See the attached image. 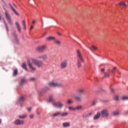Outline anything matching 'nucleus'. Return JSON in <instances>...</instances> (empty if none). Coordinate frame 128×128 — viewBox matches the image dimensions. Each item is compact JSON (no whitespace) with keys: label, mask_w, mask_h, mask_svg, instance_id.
<instances>
[{"label":"nucleus","mask_w":128,"mask_h":128,"mask_svg":"<svg viewBox=\"0 0 128 128\" xmlns=\"http://www.w3.org/2000/svg\"><path fill=\"white\" fill-rule=\"evenodd\" d=\"M30 62H32L34 64H35L37 68H42V66H44V63H42V62L34 58H30L28 60L27 64L28 66L32 72H36V68L32 66V64Z\"/></svg>","instance_id":"nucleus-1"},{"label":"nucleus","mask_w":128,"mask_h":128,"mask_svg":"<svg viewBox=\"0 0 128 128\" xmlns=\"http://www.w3.org/2000/svg\"><path fill=\"white\" fill-rule=\"evenodd\" d=\"M77 56V66L78 68H82V62H84V57L80 50H77L76 51Z\"/></svg>","instance_id":"nucleus-2"},{"label":"nucleus","mask_w":128,"mask_h":128,"mask_svg":"<svg viewBox=\"0 0 128 128\" xmlns=\"http://www.w3.org/2000/svg\"><path fill=\"white\" fill-rule=\"evenodd\" d=\"M48 86L52 88H62V84L58 82H51L48 83Z\"/></svg>","instance_id":"nucleus-3"},{"label":"nucleus","mask_w":128,"mask_h":128,"mask_svg":"<svg viewBox=\"0 0 128 128\" xmlns=\"http://www.w3.org/2000/svg\"><path fill=\"white\" fill-rule=\"evenodd\" d=\"M4 10L5 11V16L6 19L7 20L9 24L12 26V18H10V13H8V12L6 10V9L4 8Z\"/></svg>","instance_id":"nucleus-4"},{"label":"nucleus","mask_w":128,"mask_h":128,"mask_svg":"<svg viewBox=\"0 0 128 128\" xmlns=\"http://www.w3.org/2000/svg\"><path fill=\"white\" fill-rule=\"evenodd\" d=\"M102 118H108L110 116V111L108 109H104L100 113Z\"/></svg>","instance_id":"nucleus-5"},{"label":"nucleus","mask_w":128,"mask_h":128,"mask_svg":"<svg viewBox=\"0 0 128 128\" xmlns=\"http://www.w3.org/2000/svg\"><path fill=\"white\" fill-rule=\"evenodd\" d=\"M37 58H38L39 60H44V62H46V60H48V57L46 54H43L38 56Z\"/></svg>","instance_id":"nucleus-6"},{"label":"nucleus","mask_w":128,"mask_h":128,"mask_svg":"<svg viewBox=\"0 0 128 128\" xmlns=\"http://www.w3.org/2000/svg\"><path fill=\"white\" fill-rule=\"evenodd\" d=\"M68 66V60H64L60 64V68L62 70L66 68Z\"/></svg>","instance_id":"nucleus-7"},{"label":"nucleus","mask_w":128,"mask_h":128,"mask_svg":"<svg viewBox=\"0 0 128 128\" xmlns=\"http://www.w3.org/2000/svg\"><path fill=\"white\" fill-rule=\"evenodd\" d=\"M53 106L57 108H62L64 106V104L60 102L53 103Z\"/></svg>","instance_id":"nucleus-8"},{"label":"nucleus","mask_w":128,"mask_h":128,"mask_svg":"<svg viewBox=\"0 0 128 128\" xmlns=\"http://www.w3.org/2000/svg\"><path fill=\"white\" fill-rule=\"evenodd\" d=\"M37 52H44L46 50V46H38L36 48Z\"/></svg>","instance_id":"nucleus-9"},{"label":"nucleus","mask_w":128,"mask_h":128,"mask_svg":"<svg viewBox=\"0 0 128 128\" xmlns=\"http://www.w3.org/2000/svg\"><path fill=\"white\" fill-rule=\"evenodd\" d=\"M14 124L16 126H22V124H24V120H20L18 119H17L14 122Z\"/></svg>","instance_id":"nucleus-10"},{"label":"nucleus","mask_w":128,"mask_h":128,"mask_svg":"<svg viewBox=\"0 0 128 128\" xmlns=\"http://www.w3.org/2000/svg\"><path fill=\"white\" fill-rule=\"evenodd\" d=\"M100 112H97L96 114L94 117L93 119L94 120H98L100 118Z\"/></svg>","instance_id":"nucleus-11"},{"label":"nucleus","mask_w":128,"mask_h":128,"mask_svg":"<svg viewBox=\"0 0 128 128\" xmlns=\"http://www.w3.org/2000/svg\"><path fill=\"white\" fill-rule=\"evenodd\" d=\"M78 94H82L84 93V88H80L77 90Z\"/></svg>","instance_id":"nucleus-12"},{"label":"nucleus","mask_w":128,"mask_h":128,"mask_svg":"<svg viewBox=\"0 0 128 128\" xmlns=\"http://www.w3.org/2000/svg\"><path fill=\"white\" fill-rule=\"evenodd\" d=\"M74 100H75L76 102H82V97L80 96H75L74 97Z\"/></svg>","instance_id":"nucleus-13"},{"label":"nucleus","mask_w":128,"mask_h":128,"mask_svg":"<svg viewBox=\"0 0 128 128\" xmlns=\"http://www.w3.org/2000/svg\"><path fill=\"white\" fill-rule=\"evenodd\" d=\"M15 24L20 32L22 29L20 28V24L18 22H16Z\"/></svg>","instance_id":"nucleus-14"},{"label":"nucleus","mask_w":128,"mask_h":128,"mask_svg":"<svg viewBox=\"0 0 128 128\" xmlns=\"http://www.w3.org/2000/svg\"><path fill=\"white\" fill-rule=\"evenodd\" d=\"M12 36L15 39V40L16 42V44H18V38L16 37V32H12Z\"/></svg>","instance_id":"nucleus-15"},{"label":"nucleus","mask_w":128,"mask_h":128,"mask_svg":"<svg viewBox=\"0 0 128 128\" xmlns=\"http://www.w3.org/2000/svg\"><path fill=\"white\" fill-rule=\"evenodd\" d=\"M64 128H68L70 126V124L68 122H64L62 124Z\"/></svg>","instance_id":"nucleus-16"},{"label":"nucleus","mask_w":128,"mask_h":128,"mask_svg":"<svg viewBox=\"0 0 128 128\" xmlns=\"http://www.w3.org/2000/svg\"><path fill=\"white\" fill-rule=\"evenodd\" d=\"M52 116H53V118H56V116H60V112L54 113L52 114Z\"/></svg>","instance_id":"nucleus-17"},{"label":"nucleus","mask_w":128,"mask_h":128,"mask_svg":"<svg viewBox=\"0 0 128 128\" xmlns=\"http://www.w3.org/2000/svg\"><path fill=\"white\" fill-rule=\"evenodd\" d=\"M54 40V36H48L46 38V42H50V40Z\"/></svg>","instance_id":"nucleus-18"},{"label":"nucleus","mask_w":128,"mask_h":128,"mask_svg":"<svg viewBox=\"0 0 128 128\" xmlns=\"http://www.w3.org/2000/svg\"><path fill=\"white\" fill-rule=\"evenodd\" d=\"M119 6H124L125 8H126V6H128V5H126V2H120L119 3Z\"/></svg>","instance_id":"nucleus-19"},{"label":"nucleus","mask_w":128,"mask_h":128,"mask_svg":"<svg viewBox=\"0 0 128 128\" xmlns=\"http://www.w3.org/2000/svg\"><path fill=\"white\" fill-rule=\"evenodd\" d=\"M10 8L13 12L16 14V16H20V14H18V12H16V10H14V7H12V6H10Z\"/></svg>","instance_id":"nucleus-20"},{"label":"nucleus","mask_w":128,"mask_h":128,"mask_svg":"<svg viewBox=\"0 0 128 128\" xmlns=\"http://www.w3.org/2000/svg\"><path fill=\"white\" fill-rule=\"evenodd\" d=\"M67 104H74V100L72 99H68L66 101Z\"/></svg>","instance_id":"nucleus-21"},{"label":"nucleus","mask_w":128,"mask_h":128,"mask_svg":"<svg viewBox=\"0 0 128 128\" xmlns=\"http://www.w3.org/2000/svg\"><path fill=\"white\" fill-rule=\"evenodd\" d=\"M22 68H24V70H25L26 72H28V68H26V63H22Z\"/></svg>","instance_id":"nucleus-22"},{"label":"nucleus","mask_w":128,"mask_h":128,"mask_svg":"<svg viewBox=\"0 0 128 128\" xmlns=\"http://www.w3.org/2000/svg\"><path fill=\"white\" fill-rule=\"evenodd\" d=\"M112 116H118L120 114V111L118 110H116V111H114L112 112Z\"/></svg>","instance_id":"nucleus-23"},{"label":"nucleus","mask_w":128,"mask_h":128,"mask_svg":"<svg viewBox=\"0 0 128 128\" xmlns=\"http://www.w3.org/2000/svg\"><path fill=\"white\" fill-rule=\"evenodd\" d=\"M19 102H24L26 98L24 96H20L18 98Z\"/></svg>","instance_id":"nucleus-24"},{"label":"nucleus","mask_w":128,"mask_h":128,"mask_svg":"<svg viewBox=\"0 0 128 128\" xmlns=\"http://www.w3.org/2000/svg\"><path fill=\"white\" fill-rule=\"evenodd\" d=\"M54 44H57V46H60V44L61 42L60 41H58L57 40H54Z\"/></svg>","instance_id":"nucleus-25"},{"label":"nucleus","mask_w":128,"mask_h":128,"mask_svg":"<svg viewBox=\"0 0 128 128\" xmlns=\"http://www.w3.org/2000/svg\"><path fill=\"white\" fill-rule=\"evenodd\" d=\"M68 114V112H66L64 113H60V116H66Z\"/></svg>","instance_id":"nucleus-26"},{"label":"nucleus","mask_w":128,"mask_h":128,"mask_svg":"<svg viewBox=\"0 0 128 128\" xmlns=\"http://www.w3.org/2000/svg\"><path fill=\"white\" fill-rule=\"evenodd\" d=\"M104 77L108 78H110V74L108 72H105L104 73Z\"/></svg>","instance_id":"nucleus-27"},{"label":"nucleus","mask_w":128,"mask_h":128,"mask_svg":"<svg viewBox=\"0 0 128 128\" xmlns=\"http://www.w3.org/2000/svg\"><path fill=\"white\" fill-rule=\"evenodd\" d=\"M26 114H24L23 115H20L18 117L19 118H26Z\"/></svg>","instance_id":"nucleus-28"},{"label":"nucleus","mask_w":128,"mask_h":128,"mask_svg":"<svg viewBox=\"0 0 128 128\" xmlns=\"http://www.w3.org/2000/svg\"><path fill=\"white\" fill-rule=\"evenodd\" d=\"M82 108V106H78L76 107L75 108V110H80Z\"/></svg>","instance_id":"nucleus-29"},{"label":"nucleus","mask_w":128,"mask_h":128,"mask_svg":"<svg viewBox=\"0 0 128 128\" xmlns=\"http://www.w3.org/2000/svg\"><path fill=\"white\" fill-rule=\"evenodd\" d=\"M54 96H49V99H48V102H54Z\"/></svg>","instance_id":"nucleus-30"},{"label":"nucleus","mask_w":128,"mask_h":128,"mask_svg":"<svg viewBox=\"0 0 128 128\" xmlns=\"http://www.w3.org/2000/svg\"><path fill=\"white\" fill-rule=\"evenodd\" d=\"M50 90V88L48 87H45L42 90V92H48Z\"/></svg>","instance_id":"nucleus-31"},{"label":"nucleus","mask_w":128,"mask_h":128,"mask_svg":"<svg viewBox=\"0 0 128 128\" xmlns=\"http://www.w3.org/2000/svg\"><path fill=\"white\" fill-rule=\"evenodd\" d=\"M24 82H26V80H24V78H22L20 80V84H24Z\"/></svg>","instance_id":"nucleus-32"},{"label":"nucleus","mask_w":128,"mask_h":128,"mask_svg":"<svg viewBox=\"0 0 128 128\" xmlns=\"http://www.w3.org/2000/svg\"><path fill=\"white\" fill-rule=\"evenodd\" d=\"M122 100H128V96H123L122 97Z\"/></svg>","instance_id":"nucleus-33"},{"label":"nucleus","mask_w":128,"mask_h":128,"mask_svg":"<svg viewBox=\"0 0 128 128\" xmlns=\"http://www.w3.org/2000/svg\"><path fill=\"white\" fill-rule=\"evenodd\" d=\"M113 100H118V96H114L113 97Z\"/></svg>","instance_id":"nucleus-34"},{"label":"nucleus","mask_w":128,"mask_h":128,"mask_svg":"<svg viewBox=\"0 0 128 128\" xmlns=\"http://www.w3.org/2000/svg\"><path fill=\"white\" fill-rule=\"evenodd\" d=\"M4 24H5L7 32H8V24H6V22H4Z\"/></svg>","instance_id":"nucleus-35"},{"label":"nucleus","mask_w":128,"mask_h":128,"mask_svg":"<svg viewBox=\"0 0 128 128\" xmlns=\"http://www.w3.org/2000/svg\"><path fill=\"white\" fill-rule=\"evenodd\" d=\"M116 66L114 67L112 70H111V72L112 74H114V72L116 71Z\"/></svg>","instance_id":"nucleus-36"},{"label":"nucleus","mask_w":128,"mask_h":128,"mask_svg":"<svg viewBox=\"0 0 128 128\" xmlns=\"http://www.w3.org/2000/svg\"><path fill=\"white\" fill-rule=\"evenodd\" d=\"M13 74H14V76H16V74H18V70L16 69H15L14 70Z\"/></svg>","instance_id":"nucleus-37"},{"label":"nucleus","mask_w":128,"mask_h":128,"mask_svg":"<svg viewBox=\"0 0 128 128\" xmlns=\"http://www.w3.org/2000/svg\"><path fill=\"white\" fill-rule=\"evenodd\" d=\"M70 110H76V108H74L73 107H68Z\"/></svg>","instance_id":"nucleus-38"},{"label":"nucleus","mask_w":128,"mask_h":128,"mask_svg":"<svg viewBox=\"0 0 128 128\" xmlns=\"http://www.w3.org/2000/svg\"><path fill=\"white\" fill-rule=\"evenodd\" d=\"M92 48L94 50H98V48L96 47L95 46H92Z\"/></svg>","instance_id":"nucleus-39"},{"label":"nucleus","mask_w":128,"mask_h":128,"mask_svg":"<svg viewBox=\"0 0 128 128\" xmlns=\"http://www.w3.org/2000/svg\"><path fill=\"white\" fill-rule=\"evenodd\" d=\"M22 24H23V26H26V21L24 20H23L22 21Z\"/></svg>","instance_id":"nucleus-40"},{"label":"nucleus","mask_w":128,"mask_h":128,"mask_svg":"<svg viewBox=\"0 0 128 128\" xmlns=\"http://www.w3.org/2000/svg\"><path fill=\"white\" fill-rule=\"evenodd\" d=\"M34 114H30V118H31V119L34 118Z\"/></svg>","instance_id":"nucleus-41"},{"label":"nucleus","mask_w":128,"mask_h":128,"mask_svg":"<svg viewBox=\"0 0 128 128\" xmlns=\"http://www.w3.org/2000/svg\"><path fill=\"white\" fill-rule=\"evenodd\" d=\"M92 112H90L88 113L86 116H92Z\"/></svg>","instance_id":"nucleus-42"},{"label":"nucleus","mask_w":128,"mask_h":128,"mask_svg":"<svg viewBox=\"0 0 128 128\" xmlns=\"http://www.w3.org/2000/svg\"><path fill=\"white\" fill-rule=\"evenodd\" d=\"M92 106H96V101H94L92 102Z\"/></svg>","instance_id":"nucleus-43"},{"label":"nucleus","mask_w":128,"mask_h":128,"mask_svg":"<svg viewBox=\"0 0 128 128\" xmlns=\"http://www.w3.org/2000/svg\"><path fill=\"white\" fill-rule=\"evenodd\" d=\"M28 112H30V110H32V108H28Z\"/></svg>","instance_id":"nucleus-44"},{"label":"nucleus","mask_w":128,"mask_h":128,"mask_svg":"<svg viewBox=\"0 0 128 128\" xmlns=\"http://www.w3.org/2000/svg\"><path fill=\"white\" fill-rule=\"evenodd\" d=\"M34 24H36V20H33L32 22V26H34Z\"/></svg>","instance_id":"nucleus-45"},{"label":"nucleus","mask_w":128,"mask_h":128,"mask_svg":"<svg viewBox=\"0 0 128 128\" xmlns=\"http://www.w3.org/2000/svg\"><path fill=\"white\" fill-rule=\"evenodd\" d=\"M32 28H34V25H32L30 26V30H32Z\"/></svg>","instance_id":"nucleus-46"},{"label":"nucleus","mask_w":128,"mask_h":128,"mask_svg":"<svg viewBox=\"0 0 128 128\" xmlns=\"http://www.w3.org/2000/svg\"><path fill=\"white\" fill-rule=\"evenodd\" d=\"M30 80H36V78H31Z\"/></svg>","instance_id":"nucleus-47"},{"label":"nucleus","mask_w":128,"mask_h":128,"mask_svg":"<svg viewBox=\"0 0 128 128\" xmlns=\"http://www.w3.org/2000/svg\"><path fill=\"white\" fill-rule=\"evenodd\" d=\"M88 48H89V50H91V52H92V48L88 47Z\"/></svg>","instance_id":"nucleus-48"},{"label":"nucleus","mask_w":128,"mask_h":128,"mask_svg":"<svg viewBox=\"0 0 128 128\" xmlns=\"http://www.w3.org/2000/svg\"><path fill=\"white\" fill-rule=\"evenodd\" d=\"M101 72H104V68L101 69Z\"/></svg>","instance_id":"nucleus-49"},{"label":"nucleus","mask_w":128,"mask_h":128,"mask_svg":"<svg viewBox=\"0 0 128 128\" xmlns=\"http://www.w3.org/2000/svg\"><path fill=\"white\" fill-rule=\"evenodd\" d=\"M111 92H114V88H111Z\"/></svg>","instance_id":"nucleus-50"},{"label":"nucleus","mask_w":128,"mask_h":128,"mask_svg":"<svg viewBox=\"0 0 128 128\" xmlns=\"http://www.w3.org/2000/svg\"><path fill=\"white\" fill-rule=\"evenodd\" d=\"M58 36H62V34H61L60 32H58Z\"/></svg>","instance_id":"nucleus-51"},{"label":"nucleus","mask_w":128,"mask_h":128,"mask_svg":"<svg viewBox=\"0 0 128 128\" xmlns=\"http://www.w3.org/2000/svg\"><path fill=\"white\" fill-rule=\"evenodd\" d=\"M24 30H26V25H25V26H24Z\"/></svg>","instance_id":"nucleus-52"},{"label":"nucleus","mask_w":128,"mask_h":128,"mask_svg":"<svg viewBox=\"0 0 128 128\" xmlns=\"http://www.w3.org/2000/svg\"><path fill=\"white\" fill-rule=\"evenodd\" d=\"M2 123V120L0 119V124Z\"/></svg>","instance_id":"nucleus-53"},{"label":"nucleus","mask_w":128,"mask_h":128,"mask_svg":"<svg viewBox=\"0 0 128 128\" xmlns=\"http://www.w3.org/2000/svg\"><path fill=\"white\" fill-rule=\"evenodd\" d=\"M46 33L44 34V36H46Z\"/></svg>","instance_id":"nucleus-54"},{"label":"nucleus","mask_w":128,"mask_h":128,"mask_svg":"<svg viewBox=\"0 0 128 128\" xmlns=\"http://www.w3.org/2000/svg\"><path fill=\"white\" fill-rule=\"evenodd\" d=\"M38 114H40V113L38 112Z\"/></svg>","instance_id":"nucleus-55"},{"label":"nucleus","mask_w":128,"mask_h":128,"mask_svg":"<svg viewBox=\"0 0 128 128\" xmlns=\"http://www.w3.org/2000/svg\"><path fill=\"white\" fill-rule=\"evenodd\" d=\"M2 2H4V0H1Z\"/></svg>","instance_id":"nucleus-56"}]
</instances>
